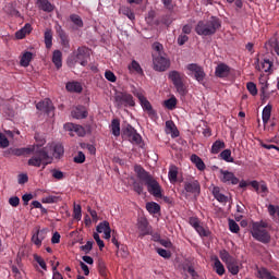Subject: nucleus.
I'll list each match as a JSON object with an SVG mask.
<instances>
[{
    "mask_svg": "<svg viewBox=\"0 0 279 279\" xmlns=\"http://www.w3.org/2000/svg\"><path fill=\"white\" fill-rule=\"evenodd\" d=\"M134 171L137 175L136 180H133L132 186L133 191L137 193V195H143V191H145L144 184L150 195L154 197H162V186H160V183L151 175V173L147 172L145 168L141 165L134 166Z\"/></svg>",
    "mask_w": 279,
    "mask_h": 279,
    "instance_id": "nucleus-1",
    "label": "nucleus"
},
{
    "mask_svg": "<svg viewBox=\"0 0 279 279\" xmlns=\"http://www.w3.org/2000/svg\"><path fill=\"white\" fill-rule=\"evenodd\" d=\"M45 145V141H41L39 145H33L24 148H16L13 150L14 156H27L29 154H34L31 159H28L29 167H43L44 169L47 165H50L51 157L49 156V151L47 148H40Z\"/></svg>",
    "mask_w": 279,
    "mask_h": 279,
    "instance_id": "nucleus-2",
    "label": "nucleus"
},
{
    "mask_svg": "<svg viewBox=\"0 0 279 279\" xmlns=\"http://www.w3.org/2000/svg\"><path fill=\"white\" fill-rule=\"evenodd\" d=\"M219 27H221L219 17L211 16L208 21H198L195 32L198 36H214V34H217Z\"/></svg>",
    "mask_w": 279,
    "mask_h": 279,
    "instance_id": "nucleus-3",
    "label": "nucleus"
},
{
    "mask_svg": "<svg viewBox=\"0 0 279 279\" xmlns=\"http://www.w3.org/2000/svg\"><path fill=\"white\" fill-rule=\"evenodd\" d=\"M269 228V222L265 220L256 221L252 223L251 233L255 241H259V243H269L271 241V234L267 230Z\"/></svg>",
    "mask_w": 279,
    "mask_h": 279,
    "instance_id": "nucleus-4",
    "label": "nucleus"
},
{
    "mask_svg": "<svg viewBox=\"0 0 279 279\" xmlns=\"http://www.w3.org/2000/svg\"><path fill=\"white\" fill-rule=\"evenodd\" d=\"M116 108H134L136 101L134 96L128 92H117L114 95Z\"/></svg>",
    "mask_w": 279,
    "mask_h": 279,
    "instance_id": "nucleus-5",
    "label": "nucleus"
},
{
    "mask_svg": "<svg viewBox=\"0 0 279 279\" xmlns=\"http://www.w3.org/2000/svg\"><path fill=\"white\" fill-rule=\"evenodd\" d=\"M168 80H170L177 89V93L184 97L186 95V85L184 84V74L173 70L170 71L168 74Z\"/></svg>",
    "mask_w": 279,
    "mask_h": 279,
    "instance_id": "nucleus-6",
    "label": "nucleus"
},
{
    "mask_svg": "<svg viewBox=\"0 0 279 279\" xmlns=\"http://www.w3.org/2000/svg\"><path fill=\"white\" fill-rule=\"evenodd\" d=\"M88 58H90V52L88 48L85 46H82L77 48L75 59L74 60L69 59L68 64L69 66H75V64H77L78 62L81 66H86V64H88Z\"/></svg>",
    "mask_w": 279,
    "mask_h": 279,
    "instance_id": "nucleus-7",
    "label": "nucleus"
},
{
    "mask_svg": "<svg viewBox=\"0 0 279 279\" xmlns=\"http://www.w3.org/2000/svg\"><path fill=\"white\" fill-rule=\"evenodd\" d=\"M153 65L154 70L162 73L171 66V60L167 58L166 53H154L153 54Z\"/></svg>",
    "mask_w": 279,
    "mask_h": 279,
    "instance_id": "nucleus-8",
    "label": "nucleus"
},
{
    "mask_svg": "<svg viewBox=\"0 0 279 279\" xmlns=\"http://www.w3.org/2000/svg\"><path fill=\"white\" fill-rule=\"evenodd\" d=\"M122 138H128L132 145H141L143 142V137L136 132V129H134L132 124H126L122 128Z\"/></svg>",
    "mask_w": 279,
    "mask_h": 279,
    "instance_id": "nucleus-9",
    "label": "nucleus"
},
{
    "mask_svg": "<svg viewBox=\"0 0 279 279\" xmlns=\"http://www.w3.org/2000/svg\"><path fill=\"white\" fill-rule=\"evenodd\" d=\"M134 97H137L143 110L147 112L148 117L150 119H154L156 117V110H154V107L151 106V102L147 100V97L142 94V92H133Z\"/></svg>",
    "mask_w": 279,
    "mask_h": 279,
    "instance_id": "nucleus-10",
    "label": "nucleus"
},
{
    "mask_svg": "<svg viewBox=\"0 0 279 279\" xmlns=\"http://www.w3.org/2000/svg\"><path fill=\"white\" fill-rule=\"evenodd\" d=\"M187 71L194 74V78L198 84H204V80L206 78V72H204V68L197 65L196 63H190L186 65Z\"/></svg>",
    "mask_w": 279,
    "mask_h": 279,
    "instance_id": "nucleus-11",
    "label": "nucleus"
},
{
    "mask_svg": "<svg viewBox=\"0 0 279 279\" xmlns=\"http://www.w3.org/2000/svg\"><path fill=\"white\" fill-rule=\"evenodd\" d=\"M184 191L191 193L192 195H199L202 193V185L199 181L195 179H190L183 183Z\"/></svg>",
    "mask_w": 279,
    "mask_h": 279,
    "instance_id": "nucleus-12",
    "label": "nucleus"
},
{
    "mask_svg": "<svg viewBox=\"0 0 279 279\" xmlns=\"http://www.w3.org/2000/svg\"><path fill=\"white\" fill-rule=\"evenodd\" d=\"M36 108L40 112L48 114V117H53V110H56V107H53V102L49 98H45L44 100L39 101L36 105Z\"/></svg>",
    "mask_w": 279,
    "mask_h": 279,
    "instance_id": "nucleus-13",
    "label": "nucleus"
},
{
    "mask_svg": "<svg viewBox=\"0 0 279 279\" xmlns=\"http://www.w3.org/2000/svg\"><path fill=\"white\" fill-rule=\"evenodd\" d=\"M65 132H70V136H86V129L80 124H73L71 122L64 124ZM73 132L75 134H73Z\"/></svg>",
    "mask_w": 279,
    "mask_h": 279,
    "instance_id": "nucleus-14",
    "label": "nucleus"
},
{
    "mask_svg": "<svg viewBox=\"0 0 279 279\" xmlns=\"http://www.w3.org/2000/svg\"><path fill=\"white\" fill-rule=\"evenodd\" d=\"M220 173L222 175L220 180L225 184H233V185L239 184V178H236L232 172L228 170H220Z\"/></svg>",
    "mask_w": 279,
    "mask_h": 279,
    "instance_id": "nucleus-15",
    "label": "nucleus"
},
{
    "mask_svg": "<svg viewBox=\"0 0 279 279\" xmlns=\"http://www.w3.org/2000/svg\"><path fill=\"white\" fill-rule=\"evenodd\" d=\"M231 69L226 63H219L215 69V75L216 77H220V80H223L230 75Z\"/></svg>",
    "mask_w": 279,
    "mask_h": 279,
    "instance_id": "nucleus-16",
    "label": "nucleus"
},
{
    "mask_svg": "<svg viewBox=\"0 0 279 279\" xmlns=\"http://www.w3.org/2000/svg\"><path fill=\"white\" fill-rule=\"evenodd\" d=\"M45 239H47V230L45 229H37L36 232L32 235V242L38 247L43 245V241H45Z\"/></svg>",
    "mask_w": 279,
    "mask_h": 279,
    "instance_id": "nucleus-17",
    "label": "nucleus"
},
{
    "mask_svg": "<svg viewBox=\"0 0 279 279\" xmlns=\"http://www.w3.org/2000/svg\"><path fill=\"white\" fill-rule=\"evenodd\" d=\"M57 34L61 40V45L62 47H64L65 49H70L71 48V44H70V40H69V35H66V32H64L62 29V26H58L57 27Z\"/></svg>",
    "mask_w": 279,
    "mask_h": 279,
    "instance_id": "nucleus-18",
    "label": "nucleus"
},
{
    "mask_svg": "<svg viewBox=\"0 0 279 279\" xmlns=\"http://www.w3.org/2000/svg\"><path fill=\"white\" fill-rule=\"evenodd\" d=\"M65 88L68 93H82L84 90V87L82 86V83L77 81L68 82L65 85Z\"/></svg>",
    "mask_w": 279,
    "mask_h": 279,
    "instance_id": "nucleus-19",
    "label": "nucleus"
},
{
    "mask_svg": "<svg viewBox=\"0 0 279 279\" xmlns=\"http://www.w3.org/2000/svg\"><path fill=\"white\" fill-rule=\"evenodd\" d=\"M37 8L43 12H53L56 10V5L51 4L49 0H37Z\"/></svg>",
    "mask_w": 279,
    "mask_h": 279,
    "instance_id": "nucleus-20",
    "label": "nucleus"
},
{
    "mask_svg": "<svg viewBox=\"0 0 279 279\" xmlns=\"http://www.w3.org/2000/svg\"><path fill=\"white\" fill-rule=\"evenodd\" d=\"M137 229L141 232V236H147L149 234V222L145 218H141L137 222Z\"/></svg>",
    "mask_w": 279,
    "mask_h": 279,
    "instance_id": "nucleus-21",
    "label": "nucleus"
},
{
    "mask_svg": "<svg viewBox=\"0 0 279 279\" xmlns=\"http://www.w3.org/2000/svg\"><path fill=\"white\" fill-rule=\"evenodd\" d=\"M257 71H264V73H274V61L264 59L262 65H256Z\"/></svg>",
    "mask_w": 279,
    "mask_h": 279,
    "instance_id": "nucleus-22",
    "label": "nucleus"
},
{
    "mask_svg": "<svg viewBox=\"0 0 279 279\" xmlns=\"http://www.w3.org/2000/svg\"><path fill=\"white\" fill-rule=\"evenodd\" d=\"M211 193L217 202L220 204H228V196L221 194V189L219 186H214Z\"/></svg>",
    "mask_w": 279,
    "mask_h": 279,
    "instance_id": "nucleus-23",
    "label": "nucleus"
},
{
    "mask_svg": "<svg viewBox=\"0 0 279 279\" xmlns=\"http://www.w3.org/2000/svg\"><path fill=\"white\" fill-rule=\"evenodd\" d=\"M27 34H32V24L27 23L20 31L15 33L17 40H23Z\"/></svg>",
    "mask_w": 279,
    "mask_h": 279,
    "instance_id": "nucleus-24",
    "label": "nucleus"
},
{
    "mask_svg": "<svg viewBox=\"0 0 279 279\" xmlns=\"http://www.w3.org/2000/svg\"><path fill=\"white\" fill-rule=\"evenodd\" d=\"M190 159H191V162L195 165L196 169H198V171L206 170V163H204V160H202V157L193 154Z\"/></svg>",
    "mask_w": 279,
    "mask_h": 279,
    "instance_id": "nucleus-25",
    "label": "nucleus"
},
{
    "mask_svg": "<svg viewBox=\"0 0 279 279\" xmlns=\"http://www.w3.org/2000/svg\"><path fill=\"white\" fill-rule=\"evenodd\" d=\"M73 119H86L88 117V112L84 107H76L72 110Z\"/></svg>",
    "mask_w": 279,
    "mask_h": 279,
    "instance_id": "nucleus-26",
    "label": "nucleus"
},
{
    "mask_svg": "<svg viewBox=\"0 0 279 279\" xmlns=\"http://www.w3.org/2000/svg\"><path fill=\"white\" fill-rule=\"evenodd\" d=\"M227 265L228 271L232 274V276H236L239 274V260L236 258H232Z\"/></svg>",
    "mask_w": 279,
    "mask_h": 279,
    "instance_id": "nucleus-27",
    "label": "nucleus"
},
{
    "mask_svg": "<svg viewBox=\"0 0 279 279\" xmlns=\"http://www.w3.org/2000/svg\"><path fill=\"white\" fill-rule=\"evenodd\" d=\"M70 21L73 23L75 29H82V27H84V21L75 13L70 15Z\"/></svg>",
    "mask_w": 279,
    "mask_h": 279,
    "instance_id": "nucleus-28",
    "label": "nucleus"
},
{
    "mask_svg": "<svg viewBox=\"0 0 279 279\" xmlns=\"http://www.w3.org/2000/svg\"><path fill=\"white\" fill-rule=\"evenodd\" d=\"M52 62L57 69H62V51H60V50L53 51Z\"/></svg>",
    "mask_w": 279,
    "mask_h": 279,
    "instance_id": "nucleus-29",
    "label": "nucleus"
},
{
    "mask_svg": "<svg viewBox=\"0 0 279 279\" xmlns=\"http://www.w3.org/2000/svg\"><path fill=\"white\" fill-rule=\"evenodd\" d=\"M111 133L113 136H121V121L119 119L111 121Z\"/></svg>",
    "mask_w": 279,
    "mask_h": 279,
    "instance_id": "nucleus-30",
    "label": "nucleus"
},
{
    "mask_svg": "<svg viewBox=\"0 0 279 279\" xmlns=\"http://www.w3.org/2000/svg\"><path fill=\"white\" fill-rule=\"evenodd\" d=\"M271 105H267L262 112V120L264 125H267L269 123V120L271 119Z\"/></svg>",
    "mask_w": 279,
    "mask_h": 279,
    "instance_id": "nucleus-31",
    "label": "nucleus"
},
{
    "mask_svg": "<svg viewBox=\"0 0 279 279\" xmlns=\"http://www.w3.org/2000/svg\"><path fill=\"white\" fill-rule=\"evenodd\" d=\"M33 58H34V53H32L29 51L24 52L20 60L21 66H24V68L29 66V62H32Z\"/></svg>",
    "mask_w": 279,
    "mask_h": 279,
    "instance_id": "nucleus-32",
    "label": "nucleus"
},
{
    "mask_svg": "<svg viewBox=\"0 0 279 279\" xmlns=\"http://www.w3.org/2000/svg\"><path fill=\"white\" fill-rule=\"evenodd\" d=\"M146 210L149 213V215H158V213H160V205L156 202L147 203Z\"/></svg>",
    "mask_w": 279,
    "mask_h": 279,
    "instance_id": "nucleus-33",
    "label": "nucleus"
},
{
    "mask_svg": "<svg viewBox=\"0 0 279 279\" xmlns=\"http://www.w3.org/2000/svg\"><path fill=\"white\" fill-rule=\"evenodd\" d=\"M46 49H51L53 46V33L51 29H47L44 35Z\"/></svg>",
    "mask_w": 279,
    "mask_h": 279,
    "instance_id": "nucleus-34",
    "label": "nucleus"
},
{
    "mask_svg": "<svg viewBox=\"0 0 279 279\" xmlns=\"http://www.w3.org/2000/svg\"><path fill=\"white\" fill-rule=\"evenodd\" d=\"M221 149H226V143L221 140H217L213 145H211V154H219Z\"/></svg>",
    "mask_w": 279,
    "mask_h": 279,
    "instance_id": "nucleus-35",
    "label": "nucleus"
},
{
    "mask_svg": "<svg viewBox=\"0 0 279 279\" xmlns=\"http://www.w3.org/2000/svg\"><path fill=\"white\" fill-rule=\"evenodd\" d=\"M163 106L168 110H175V107L178 106V98H175V96L170 97L163 101Z\"/></svg>",
    "mask_w": 279,
    "mask_h": 279,
    "instance_id": "nucleus-36",
    "label": "nucleus"
},
{
    "mask_svg": "<svg viewBox=\"0 0 279 279\" xmlns=\"http://www.w3.org/2000/svg\"><path fill=\"white\" fill-rule=\"evenodd\" d=\"M214 269L218 276H223V274H226V267H223V264H221V260H219L217 257L214 262Z\"/></svg>",
    "mask_w": 279,
    "mask_h": 279,
    "instance_id": "nucleus-37",
    "label": "nucleus"
},
{
    "mask_svg": "<svg viewBox=\"0 0 279 279\" xmlns=\"http://www.w3.org/2000/svg\"><path fill=\"white\" fill-rule=\"evenodd\" d=\"M120 14H123L124 16H128L130 21H134L136 19V15H134V12L129 7H121L119 10Z\"/></svg>",
    "mask_w": 279,
    "mask_h": 279,
    "instance_id": "nucleus-38",
    "label": "nucleus"
},
{
    "mask_svg": "<svg viewBox=\"0 0 279 279\" xmlns=\"http://www.w3.org/2000/svg\"><path fill=\"white\" fill-rule=\"evenodd\" d=\"M129 71H134L137 75H143V68H141V63L138 61L133 60L131 64H129Z\"/></svg>",
    "mask_w": 279,
    "mask_h": 279,
    "instance_id": "nucleus-39",
    "label": "nucleus"
},
{
    "mask_svg": "<svg viewBox=\"0 0 279 279\" xmlns=\"http://www.w3.org/2000/svg\"><path fill=\"white\" fill-rule=\"evenodd\" d=\"M52 156L54 158H60L61 156H64V146H62V144H56L53 146Z\"/></svg>",
    "mask_w": 279,
    "mask_h": 279,
    "instance_id": "nucleus-40",
    "label": "nucleus"
},
{
    "mask_svg": "<svg viewBox=\"0 0 279 279\" xmlns=\"http://www.w3.org/2000/svg\"><path fill=\"white\" fill-rule=\"evenodd\" d=\"M220 158L226 162H234V158H232V150L230 149H225L220 153Z\"/></svg>",
    "mask_w": 279,
    "mask_h": 279,
    "instance_id": "nucleus-41",
    "label": "nucleus"
},
{
    "mask_svg": "<svg viewBox=\"0 0 279 279\" xmlns=\"http://www.w3.org/2000/svg\"><path fill=\"white\" fill-rule=\"evenodd\" d=\"M220 258L222 263L229 264L234 257L226 250L220 251Z\"/></svg>",
    "mask_w": 279,
    "mask_h": 279,
    "instance_id": "nucleus-42",
    "label": "nucleus"
},
{
    "mask_svg": "<svg viewBox=\"0 0 279 279\" xmlns=\"http://www.w3.org/2000/svg\"><path fill=\"white\" fill-rule=\"evenodd\" d=\"M43 204H58L60 202V196H46L41 198Z\"/></svg>",
    "mask_w": 279,
    "mask_h": 279,
    "instance_id": "nucleus-43",
    "label": "nucleus"
},
{
    "mask_svg": "<svg viewBox=\"0 0 279 279\" xmlns=\"http://www.w3.org/2000/svg\"><path fill=\"white\" fill-rule=\"evenodd\" d=\"M168 178L170 182H178V167L170 168L168 172Z\"/></svg>",
    "mask_w": 279,
    "mask_h": 279,
    "instance_id": "nucleus-44",
    "label": "nucleus"
},
{
    "mask_svg": "<svg viewBox=\"0 0 279 279\" xmlns=\"http://www.w3.org/2000/svg\"><path fill=\"white\" fill-rule=\"evenodd\" d=\"M98 274H100L102 278H108V268L106 267V263H98Z\"/></svg>",
    "mask_w": 279,
    "mask_h": 279,
    "instance_id": "nucleus-45",
    "label": "nucleus"
},
{
    "mask_svg": "<svg viewBox=\"0 0 279 279\" xmlns=\"http://www.w3.org/2000/svg\"><path fill=\"white\" fill-rule=\"evenodd\" d=\"M229 230H230V232H232L233 234H239L241 228L239 227V223H236V221L230 219V220H229Z\"/></svg>",
    "mask_w": 279,
    "mask_h": 279,
    "instance_id": "nucleus-46",
    "label": "nucleus"
},
{
    "mask_svg": "<svg viewBox=\"0 0 279 279\" xmlns=\"http://www.w3.org/2000/svg\"><path fill=\"white\" fill-rule=\"evenodd\" d=\"M7 14H10L11 16H21V12H19L12 4H7L4 8Z\"/></svg>",
    "mask_w": 279,
    "mask_h": 279,
    "instance_id": "nucleus-47",
    "label": "nucleus"
},
{
    "mask_svg": "<svg viewBox=\"0 0 279 279\" xmlns=\"http://www.w3.org/2000/svg\"><path fill=\"white\" fill-rule=\"evenodd\" d=\"M73 217L76 221H82V205H74Z\"/></svg>",
    "mask_w": 279,
    "mask_h": 279,
    "instance_id": "nucleus-48",
    "label": "nucleus"
},
{
    "mask_svg": "<svg viewBox=\"0 0 279 279\" xmlns=\"http://www.w3.org/2000/svg\"><path fill=\"white\" fill-rule=\"evenodd\" d=\"M97 232L99 234H101V232H106V230H110V222L108 221H102L100 222L97 228H96Z\"/></svg>",
    "mask_w": 279,
    "mask_h": 279,
    "instance_id": "nucleus-49",
    "label": "nucleus"
},
{
    "mask_svg": "<svg viewBox=\"0 0 279 279\" xmlns=\"http://www.w3.org/2000/svg\"><path fill=\"white\" fill-rule=\"evenodd\" d=\"M246 88L248 90V93L251 95H253V97H256V95H258V88L256 87V85L254 84V82H248L246 84Z\"/></svg>",
    "mask_w": 279,
    "mask_h": 279,
    "instance_id": "nucleus-50",
    "label": "nucleus"
},
{
    "mask_svg": "<svg viewBox=\"0 0 279 279\" xmlns=\"http://www.w3.org/2000/svg\"><path fill=\"white\" fill-rule=\"evenodd\" d=\"M33 258L35 263H38L41 269L47 271V263H45V259H43L38 254H34Z\"/></svg>",
    "mask_w": 279,
    "mask_h": 279,
    "instance_id": "nucleus-51",
    "label": "nucleus"
},
{
    "mask_svg": "<svg viewBox=\"0 0 279 279\" xmlns=\"http://www.w3.org/2000/svg\"><path fill=\"white\" fill-rule=\"evenodd\" d=\"M0 147L1 149H5L7 147H10V141L3 133H0Z\"/></svg>",
    "mask_w": 279,
    "mask_h": 279,
    "instance_id": "nucleus-52",
    "label": "nucleus"
},
{
    "mask_svg": "<svg viewBox=\"0 0 279 279\" xmlns=\"http://www.w3.org/2000/svg\"><path fill=\"white\" fill-rule=\"evenodd\" d=\"M74 162H76V165H83V162H86V155H84L83 151H78L74 157Z\"/></svg>",
    "mask_w": 279,
    "mask_h": 279,
    "instance_id": "nucleus-53",
    "label": "nucleus"
},
{
    "mask_svg": "<svg viewBox=\"0 0 279 279\" xmlns=\"http://www.w3.org/2000/svg\"><path fill=\"white\" fill-rule=\"evenodd\" d=\"M195 230L199 236H210V231L205 229L202 225H199Z\"/></svg>",
    "mask_w": 279,
    "mask_h": 279,
    "instance_id": "nucleus-54",
    "label": "nucleus"
},
{
    "mask_svg": "<svg viewBox=\"0 0 279 279\" xmlns=\"http://www.w3.org/2000/svg\"><path fill=\"white\" fill-rule=\"evenodd\" d=\"M51 173H52V178H54V180H64V172H62L58 169H52Z\"/></svg>",
    "mask_w": 279,
    "mask_h": 279,
    "instance_id": "nucleus-55",
    "label": "nucleus"
},
{
    "mask_svg": "<svg viewBox=\"0 0 279 279\" xmlns=\"http://www.w3.org/2000/svg\"><path fill=\"white\" fill-rule=\"evenodd\" d=\"M105 77L106 80H108V82H112V83L117 82V75H114V72L110 70H107L105 72Z\"/></svg>",
    "mask_w": 279,
    "mask_h": 279,
    "instance_id": "nucleus-56",
    "label": "nucleus"
},
{
    "mask_svg": "<svg viewBox=\"0 0 279 279\" xmlns=\"http://www.w3.org/2000/svg\"><path fill=\"white\" fill-rule=\"evenodd\" d=\"M90 250H93V241H87L85 245L81 246V252L85 254H90Z\"/></svg>",
    "mask_w": 279,
    "mask_h": 279,
    "instance_id": "nucleus-57",
    "label": "nucleus"
},
{
    "mask_svg": "<svg viewBox=\"0 0 279 279\" xmlns=\"http://www.w3.org/2000/svg\"><path fill=\"white\" fill-rule=\"evenodd\" d=\"M267 88H269V84L262 83L260 93H262V98L263 99H268L269 98V94H267Z\"/></svg>",
    "mask_w": 279,
    "mask_h": 279,
    "instance_id": "nucleus-58",
    "label": "nucleus"
},
{
    "mask_svg": "<svg viewBox=\"0 0 279 279\" xmlns=\"http://www.w3.org/2000/svg\"><path fill=\"white\" fill-rule=\"evenodd\" d=\"M9 204L13 208H16L19 204H21V198H19V196H12L11 198H9Z\"/></svg>",
    "mask_w": 279,
    "mask_h": 279,
    "instance_id": "nucleus-59",
    "label": "nucleus"
},
{
    "mask_svg": "<svg viewBox=\"0 0 279 279\" xmlns=\"http://www.w3.org/2000/svg\"><path fill=\"white\" fill-rule=\"evenodd\" d=\"M157 253L159 254V256H161L162 258H171V252L165 250V248H157Z\"/></svg>",
    "mask_w": 279,
    "mask_h": 279,
    "instance_id": "nucleus-60",
    "label": "nucleus"
},
{
    "mask_svg": "<svg viewBox=\"0 0 279 279\" xmlns=\"http://www.w3.org/2000/svg\"><path fill=\"white\" fill-rule=\"evenodd\" d=\"M17 182L19 184H27V182H29V177H27L25 173L19 174Z\"/></svg>",
    "mask_w": 279,
    "mask_h": 279,
    "instance_id": "nucleus-61",
    "label": "nucleus"
},
{
    "mask_svg": "<svg viewBox=\"0 0 279 279\" xmlns=\"http://www.w3.org/2000/svg\"><path fill=\"white\" fill-rule=\"evenodd\" d=\"M161 3L163 4V8H166V10H169L170 12L174 8L173 0H161Z\"/></svg>",
    "mask_w": 279,
    "mask_h": 279,
    "instance_id": "nucleus-62",
    "label": "nucleus"
},
{
    "mask_svg": "<svg viewBox=\"0 0 279 279\" xmlns=\"http://www.w3.org/2000/svg\"><path fill=\"white\" fill-rule=\"evenodd\" d=\"M190 226L196 230L201 225H199V218L196 217H191L189 220Z\"/></svg>",
    "mask_w": 279,
    "mask_h": 279,
    "instance_id": "nucleus-63",
    "label": "nucleus"
},
{
    "mask_svg": "<svg viewBox=\"0 0 279 279\" xmlns=\"http://www.w3.org/2000/svg\"><path fill=\"white\" fill-rule=\"evenodd\" d=\"M153 49H154V51H156V53H165L162 51V49H165V47L160 43H154L153 44Z\"/></svg>",
    "mask_w": 279,
    "mask_h": 279,
    "instance_id": "nucleus-64",
    "label": "nucleus"
}]
</instances>
